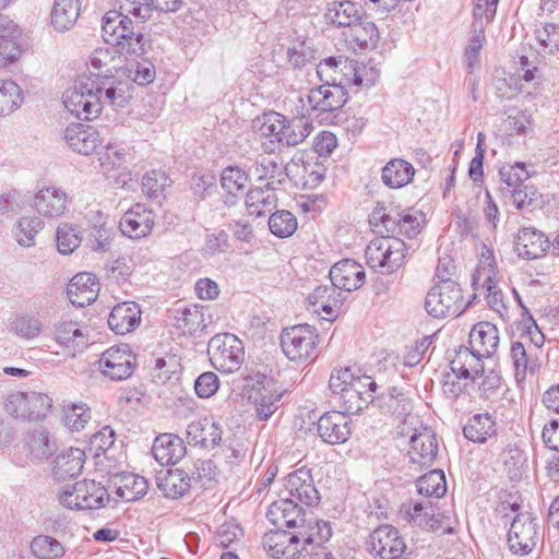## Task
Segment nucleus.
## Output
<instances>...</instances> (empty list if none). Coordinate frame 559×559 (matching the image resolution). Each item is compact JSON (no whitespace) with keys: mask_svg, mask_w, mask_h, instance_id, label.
Here are the masks:
<instances>
[{"mask_svg":"<svg viewBox=\"0 0 559 559\" xmlns=\"http://www.w3.org/2000/svg\"><path fill=\"white\" fill-rule=\"evenodd\" d=\"M105 43L109 46L95 49L90 59L92 70L80 74L73 87L63 94L64 107L79 119L92 120L98 117L104 105L123 108L132 98L131 83L112 73V70L118 72L112 62L117 53L136 57L143 53H131L118 44Z\"/></svg>","mask_w":559,"mask_h":559,"instance_id":"obj_1","label":"nucleus"},{"mask_svg":"<svg viewBox=\"0 0 559 559\" xmlns=\"http://www.w3.org/2000/svg\"><path fill=\"white\" fill-rule=\"evenodd\" d=\"M118 10L107 12L102 20L103 38L118 44L131 53H145L147 40L143 23L152 17L153 0H114Z\"/></svg>","mask_w":559,"mask_h":559,"instance_id":"obj_2","label":"nucleus"},{"mask_svg":"<svg viewBox=\"0 0 559 559\" xmlns=\"http://www.w3.org/2000/svg\"><path fill=\"white\" fill-rule=\"evenodd\" d=\"M527 166L524 162H515L504 164L498 170L500 181L498 197L504 204H510L519 211H532L543 205V195L538 188L525 183L534 174L527 169Z\"/></svg>","mask_w":559,"mask_h":559,"instance_id":"obj_3","label":"nucleus"},{"mask_svg":"<svg viewBox=\"0 0 559 559\" xmlns=\"http://www.w3.org/2000/svg\"><path fill=\"white\" fill-rule=\"evenodd\" d=\"M471 306L472 301H464L462 288L456 281L436 283L425 300L427 313L437 319L457 318Z\"/></svg>","mask_w":559,"mask_h":559,"instance_id":"obj_4","label":"nucleus"},{"mask_svg":"<svg viewBox=\"0 0 559 559\" xmlns=\"http://www.w3.org/2000/svg\"><path fill=\"white\" fill-rule=\"evenodd\" d=\"M60 503L72 510H98L109 502L107 489L91 479L66 486L59 493Z\"/></svg>","mask_w":559,"mask_h":559,"instance_id":"obj_5","label":"nucleus"},{"mask_svg":"<svg viewBox=\"0 0 559 559\" xmlns=\"http://www.w3.org/2000/svg\"><path fill=\"white\" fill-rule=\"evenodd\" d=\"M318 338L316 328L309 324H298L282 331L280 344L289 360L301 364L308 359H314Z\"/></svg>","mask_w":559,"mask_h":559,"instance_id":"obj_6","label":"nucleus"},{"mask_svg":"<svg viewBox=\"0 0 559 559\" xmlns=\"http://www.w3.org/2000/svg\"><path fill=\"white\" fill-rule=\"evenodd\" d=\"M207 352L213 367L221 372L231 373L237 371L243 362V345L231 333L214 335L209 342Z\"/></svg>","mask_w":559,"mask_h":559,"instance_id":"obj_7","label":"nucleus"},{"mask_svg":"<svg viewBox=\"0 0 559 559\" xmlns=\"http://www.w3.org/2000/svg\"><path fill=\"white\" fill-rule=\"evenodd\" d=\"M52 408V399L40 392H15L8 396L5 411L14 418L39 421L44 420Z\"/></svg>","mask_w":559,"mask_h":559,"instance_id":"obj_8","label":"nucleus"},{"mask_svg":"<svg viewBox=\"0 0 559 559\" xmlns=\"http://www.w3.org/2000/svg\"><path fill=\"white\" fill-rule=\"evenodd\" d=\"M406 549L400 531L390 524L379 525L366 540V550L374 559H402Z\"/></svg>","mask_w":559,"mask_h":559,"instance_id":"obj_9","label":"nucleus"},{"mask_svg":"<svg viewBox=\"0 0 559 559\" xmlns=\"http://www.w3.org/2000/svg\"><path fill=\"white\" fill-rule=\"evenodd\" d=\"M540 538L537 519L528 512L518 513L511 522L507 543L514 555H528Z\"/></svg>","mask_w":559,"mask_h":559,"instance_id":"obj_10","label":"nucleus"},{"mask_svg":"<svg viewBox=\"0 0 559 559\" xmlns=\"http://www.w3.org/2000/svg\"><path fill=\"white\" fill-rule=\"evenodd\" d=\"M323 84L309 90L308 103L312 111L318 114L335 112L340 110L348 99V93L335 79L322 81Z\"/></svg>","mask_w":559,"mask_h":559,"instance_id":"obj_11","label":"nucleus"},{"mask_svg":"<svg viewBox=\"0 0 559 559\" xmlns=\"http://www.w3.org/2000/svg\"><path fill=\"white\" fill-rule=\"evenodd\" d=\"M99 370L115 381H121L131 377L135 367V355L126 344L112 346L102 354L98 360Z\"/></svg>","mask_w":559,"mask_h":559,"instance_id":"obj_12","label":"nucleus"},{"mask_svg":"<svg viewBox=\"0 0 559 559\" xmlns=\"http://www.w3.org/2000/svg\"><path fill=\"white\" fill-rule=\"evenodd\" d=\"M317 435L330 445L344 444L353 433L352 419L345 412L330 411L319 417Z\"/></svg>","mask_w":559,"mask_h":559,"instance_id":"obj_13","label":"nucleus"},{"mask_svg":"<svg viewBox=\"0 0 559 559\" xmlns=\"http://www.w3.org/2000/svg\"><path fill=\"white\" fill-rule=\"evenodd\" d=\"M513 250L521 259H539L550 250V240L535 227H522L514 237Z\"/></svg>","mask_w":559,"mask_h":559,"instance_id":"obj_14","label":"nucleus"},{"mask_svg":"<svg viewBox=\"0 0 559 559\" xmlns=\"http://www.w3.org/2000/svg\"><path fill=\"white\" fill-rule=\"evenodd\" d=\"M307 535L301 532L288 533L282 527H277L264 535L263 546L267 554L275 559H297L300 551V538L305 539Z\"/></svg>","mask_w":559,"mask_h":559,"instance_id":"obj_15","label":"nucleus"},{"mask_svg":"<svg viewBox=\"0 0 559 559\" xmlns=\"http://www.w3.org/2000/svg\"><path fill=\"white\" fill-rule=\"evenodd\" d=\"M251 380L252 385H247L248 399L254 404L257 417L267 420L276 411L282 395L273 393L266 386L269 379L265 374L258 372Z\"/></svg>","mask_w":559,"mask_h":559,"instance_id":"obj_16","label":"nucleus"},{"mask_svg":"<svg viewBox=\"0 0 559 559\" xmlns=\"http://www.w3.org/2000/svg\"><path fill=\"white\" fill-rule=\"evenodd\" d=\"M10 0H0V10L7 8ZM20 29L8 15L0 13V68L15 61L22 53Z\"/></svg>","mask_w":559,"mask_h":559,"instance_id":"obj_17","label":"nucleus"},{"mask_svg":"<svg viewBox=\"0 0 559 559\" xmlns=\"http://www.w3.org/2000/svg\"><path fill=\"white\" fill-rule=\"evenodd\" d=\"M289 498L296 499L305 506H317L320 495L313 481L311 471L307 467L298 468L285 478L284 484Z\"/></svg>","mask_w":559,"mask_h":559,"instance_id":"obj_18","label":"nucleus"},{"mask_svg":"<svg viewBox=\"0 0 559 559\" xmlns=\"http://www.w3.org/2000/svg\"><path fill=\"white\" fill-rule=\"evenodd\" d=\"M174 326L183 335L202 337L209 333V325L212 323L211 316L207 320L204 314V307L189 305L176 310Z\"/></svg>","mask_w":559,"mask_h":559,"instance_id":"obj_19","label":"nucleus"},{"mask_svg":"<svg viewBox=\"0 0 559 559\" xmlns=\"http://www.w3.org/2000/svg\"><path fill=\"white\" fill-rule=\"evenodd\" d=\"M305 509L292 499L282 498L274 501L267 509L266 519L276 527H304Z\"/></svg>","mask_w":559,"mask_h":559,"instance_id":"obj_20","label":"nucleus"},{"mask_svg":"<svg viewBox=\"0 0 559 559\" xmlns=\"http://www.w3.org/2000/svg\"><path fill=\"white\" fill-rule=\"evenodd\" d=\"M329 276L331 284L344 292H354L360 288L366 281L362 265L353 259H343L336 262L331 267Z\"/></svg>","mask_w":559,"mask_h":559,"instance_id":"obj_21","label":"nucleus"},{"mask_svg":"<svg viewBox=\"0 0 559 559\" xmlns=\"http://www.w3.org/2000/svg\"><path fill=\"white\" fill-rule=\"evenodd\" d=\"M154 226V215L144 204L136 203L120 218L119 229L131 239L147 236Z\"/></svg>","mask_w":559,"mask_h":559,"instance_id":"obj_22","label":"nucleus"},{"mask_svg":"<svg viewBox=\"0 0 559 559\" xmlns=\"http://www.w3.org/2000/svg\"><path fill=\"white\" fill-rule=\"evenodd\" d=\"M409 460L421 467H429L433 464L438 453V441L432 429L424 427L420 431L411 437Z\"/></svg>","mask_w":559,"mask_h":559,"instance_id":"obj_23","label":"nucleus"},{"mask_svg":"<svg viewBox=\"0 0 559 559\" xmlns=\"http://www.w3.org/2000/svg\"><path fill=\"white\" fill-rule=\"evenodd\" d=\"M223 429L212 418L204 417L191 421L187 427V440L190 445L212 450L219 445Z\"/></svg>","mask_w":559,"mask_h":559,"instance_id":"obj_24","label":"nucleus"},{"mask_svg":"<svg viewBox=\"0 0 559 559\" xmlns=\"http://www.w3.org/2000/svg\"><path fill=\"white\" fill-rule=\"evenodd\" d=\"M469 344L477 360L492 356L499 344L497 326L486 321L476 323L469 333Z\"/></svg>","mask_w":559,"mask_h":559,"instance_id":"obj_25","label":"nucleus"},{"mask_svg":"<svg viewBox=\"0 0 559 559\" xmlns=\"http://www.w3.org/2000/svg\"><path fill=\"white\" fill-rule=\"evenodd\" d=\"M364 15V8L352 0H333L328 2L324 19L337 28H348Z\"/></svg>","mask_w":559,"mask_h":559,"instance_id":"obj_26","label":"nucleus"},{"mask_svg":"<svg viewBox=\"0 0 559 559\" xmlns=\"http://www.w3.org/2000/svg\"><path fill=\"white\" fill-rule=\"evenodd\" d=\"M67 144L82 155H90L100 145L98 131L88 124L73 123L64 131Z\"/></svg>","mask_w":559,"mask_h":559,"instance_id":"obj_27","label":"nucleus"},{"mask_svg":"<svg viewBox=\"0 0 559 559\" xmlns=\"http://www.w3.org/2000/svg\"><path fill=\"white\" fill-rule=\"evenodd\" d=\"M142 311L134 301H124L116 305L108 317V326L118 335H126L134 331L141 322Z\"/></svg>","mask_w":559,"mask_h":559,"instance_id":"obj_28","label":"nucleus"},{"mask_svg":"<svg viewBox=\"0 0 559 559\" xmlns=\"http://www.w3.org/2000/svg\"><path fill=\"white\" fill-rule=\"evenodd\" d=\"M99 289V283L91 273L74 275L67 286V296L72 305L85 307L95 301Z\"/></svg>","mask_w":559,"mask_h":559,"instance_id":"obj_29","label":"nucleus"},{"mask_svg":"<svg viewBox=\"0 0 559 559\" xmlns=\"http://www.w3.org/2000/svg\"><path fill=\"white\" fill-rule=\"evenodd\" d=\"M304 105L298 114L288 119L284 116L283 130L280 131L277 143L283 146H296L311 133L313 127L310 117L304 114Z\"/></svg>","mask_w":559,"mask_h":559,"instance_id":"obj_30","label":"nucleus"},{"mask_svg":"<svg viewBox=\"0 0 559 559\" xmlns=\"http://www.w3.org/2000/svg\"><path fill=\"white\" fill-rule=\"evenodd\" d=\"M183 440L174 433L157 436L152 445V454L160 465H175L186 454Z\"/></svg>","mask_w":559,"mask_h":559,"instance_id":"obj_31","label":"nucleus"},{"mask_svg":"<svg viewBox=\"0 0 559 559\" xmlns=\"http://www.w3.org/2000/svg\"><path fill=\"white\" fill-rule=\"evenodd\" d=\"M372 399L371 404L382 414L403 418L411 412V400L396 386H390L386 391L374 394Z\"/></svg>","mask_w":559,"mask_h":559,"instance_id":"obj_32","label":"nucleus"},{"mask_svg":"<svg viewBox=\"0 0 559 559\" xmlns=\"http://www.w3.org/2000/svg\"><path fill=\"white\" fill-rule=\"evenodd\" d=\"M67 193L53 187L44 188L34 197V207L45 217H59L67 210Z\"/></svg>","mask_w":559,"mask_h":559,"instance_id":"obj_33","label":"nucleus"},{"mask_svg":"<svg viewBox=\"0 0 559 559\" xmlns=\"http://www.w3.org/2000/svg\"><path fill=\"white\" fill-rule=\"evenodd\" d=\"M424 223V214L420 211L407 209L404 211L395 212L392 226L388 228V236L390 237H405L414 239L421 231Z\"/></svg>","mask_w":559,"mask_h":559,"instance_id":"obj_34","label":"nucleus"},{"mask_svg":"<svg viewBox=\"0 0 559 559\" xmlns=\"http://www.w3.org/2000/svg\"><path fill=\"white\" fill-rule=\"evenodd\" d=\"M86 452L79 448H70L60 452L52 467L53 477L57 480H66L79 476L83 469Z\"/></svg>","mask_w":559,"mask_h":559,"instance_id":"obj_35","label":"nucleus"},{"mask_svg":"<svg viewBox=\"0 0 559 559\" xmlns=\"http://www.w3.org/2000/svg\"><path fill=\"white\" fill-rule=\"evenodd\" d=\"M498 424L488 412L474 414L463 426L464 437L474 443L483 444L497 436Z\"/></svg>","mask_w":559,"mask_h":559,"instance_id":"obj_36","label":"nucleus"},{"mask_svg":"<svg viewBox=\"0 0 559 559\" xmlns=\"http://www.w3.org/2000/svg\"><path fill=\"white\" fill-rule=\"evenodd\" d=\"M346 40L353 49H373L379 41V31L367 16L361 15L345 33Z\"/></svg>","mask_w":559,"mask_h":559,"instance_id":"obj_37","label":"nucleus"},{"mask_svg":"<svg viewBox=\"0 0 559 559\" xmlns=\"http://www.w3.org/2000/svg\"><path fill=\"white\" fill-rule=\"evenodd\" d=\"M414 166L403 158H392L381 169V181L390 189H401L415 176Z\"/></svg>","mask_w":559,"mask_h":559,"instance_id":"obj_38","label":"nucleus"},{"mask_svg":"<svg viewBox=\"0 0 559 559\" xmlns=\"http://www.w3.org/2000/svg\"><path fill=\"white\" fill-rule=\"evenodd\" d=\"M248 181V174L238 166H228L222 171L221 186L225 191L223 202L226 206L236 204L238 194L245 190Z\"/></svg>","mask_w":559,"mask_h":559,"instance_id":"obj_39","label":"nucleus"},{"mask_svg":"<svg viewBox=\"0 0 559 559\" xmlns=\"http://www.w3.org/2000/svg\"><path fill=\"white\" fill-rule=\"evenodd\" d=\"M80 0H55L50 19L52 27L58 32L69 31L80 15Z\"/></svg>","mask_w":559,"mask_h":559,"instance_id":"obj_40","label":"nucleus"},{"mask_svg":"<svg viewBox=\"0 0 559 559\" xmlns=\"http://www.w3.org/2000/svg\"><path fill=\"white\" fill-rule=\"evenodd\" d=\"M319 540L316 542L312 534L305 537L297 559H335L333 554L328 550L323 543L331 537V527L328 522H323V527L318 524Z\"/></svg>","mask_w":559,"mask_h":559,"instance_id":"obj_41","label":"nucleus"},{"mask_svg":"<svg viewBox=\"0 0 559 559\" xmlns=\"http://www.w3.org/2000/svg\"><path fill=\"white\" fill-rule=\"evenodd\" d=\"M55 340L57 343L71 348L73 354L82 352L87 346V334H84L78 322L63 321L56 325Z\"/></svg>","mask_w":559,"mask_h":559,"instance_id":"obj_42","label":"nucleus"},{"mask_svg":"<svg viewBox=\"0 0 559 559\" xmlns=\"http://www.w3.org/2000/svg\"><path fill=\"white\" fill-rule=\"evenodd\" d=\"M275 187H255L250 189L246 195V206L251 215L262 216L275 205Z\"/></svg>","mask_w":559,"mask_h":559,"instance_id":"obj_43","label":"nucleus"},{"mask_svg":"<svg viewBox=\"0 0 559 559\" xmlns=\"http://www.w3.org/2000/svg\"><path fill=\"white\" fill-rule=\"evenodd\" d=\"M283 121L284 115L274 110L264 111L252 120L251 128L254 133L261 136L273 138V140H271L273 143L277 142L280 131L283 130Z\"/></svg>","mask_w":559,"mask_h":559,"instance_id":"obj_44","label":"nucleus"},{"mask_svg":"<svg viewBox=\"0 0 559 559\" xmlns=\"http://www.w3.org/2000/svg\"><path fill=\"white\" fill-rule=\"evenodd\" d=\"M337 68H341V71L348 70L353 72V83L357 86H361L364 84V79L360 75L359 64L356 60L343 58V57H328L324 60L320 61L317 66V75L320 81L329 80L325 78V69L336 71Z\"/></svg>","mask_w":559,"mask_h":559,"instance_id":"obj_45","label":"nucleus"},{"mask_svg":"<svg viewBox=\"0 0 559 559\" xmlns=\"http://www.w3.org/2000/svg\"><path fill=\"white\" fill-rule=\"evenodd\" d=\"M31 551L37 559H59L66 549L55 537L38 535L31 542Z\"/></svg>","mask_w":559,"mask_h":559,"instance_id":"obj_46","label":"nucleus"},{"mask_svg":"<svg viewBox=\"0 0 559 559\" xmlns=\"http://www.w3.org/2000/svg\"><path fill=\"white\" fill-rule=\"evenodd\" d=\"M257 173L259 174V180H267L265 186L269 187L283 185L287 178L282 163L269 156H262L257 162Z\"/></svg>","mask_w":559,"mask_h":559,"instance_id":"obj_47","label":"nucleus"},{"mask_svg":"<svg viewBox=\"0 0 559 559\" xmlns=\"http://www.w3.org/2000/svg\"><path fill=\"white\" fill-rule=\"evenodd\" d=\"M416 487L421 496L440 498L447 490L444 473L441 469L430 471L417 479Z\"/></svg>","mask_w":559,"mask_h":559,"instance_id":"obj_48","label":"nucleus"},{"mask_svg":"<svg viewBox=\"0 0 559 559\" xmlns=\"http://www.w3.org/2000/svg\"><path fill=\"white\" fill-rule=\"evenodd\" d=\"M148 484L146 478L140 475L130 474L123 476L122 485L116 490L119 498L124 501H136L147 492Z\"/></svg>","mask_w":559,"mask_h":559,"instance_id":"obj_49","label":"nucleus"},{"mask_svg":"<svg viewBox=\"0 0 559 559\" xmlns=\"http://www.w3.org/2000/svg\"><path fill=\"white\" fill-rule=\"evenodd\" d=\"M22 103V90L15 82L11 80L0 82V117L10 115Z\"/></svg>","mask_w":559,"mask_h":559,"instance_id":"obj_50","label":"nucleus"},{"mask_svg":"<svg viewBox=\"0 0 559 559\" xmlns=\"http://www.w3.org/2000/svg\"><path fill=\"white\" fill-rule=\"evenodd\" d=\"M44 228V222L37 216H23L15 225V238L23 247L34 246L35 236Z\"/></svg>","mask_w":559,"mask_h":559,"instance_id":"obj_51","label":"nucleus"},{"mask_svg":"<svg viewBox=\"0 0 559 559\" xmlns=\"http://www.w3.org/2000/svg\"><path fill=\"white\" fill-rule=\"evenodd\" d=\"M473 34L469 36L467 45L464 50V59L466 63V70L468 73H473L475 66L479 63L480 50L486 40L485 26H472Z\"/></svg>","mask_w":559,"mask_h":559,"instance_id":"obj_52","label":"nucleus"},{"mask_svg":"<svg viewBox=\"0 0 559 559\" xmlns=\"http://www.w3.org/2000/svg\"><path fill=\"white\" fill-rule=\"evenodd\" d=\"M270 231L278 238H287L297 229V218L286 210H280L269 217Z\"/></svg>","mask_w":559,"mask_h":559,"instance_id":"obj_53","label":"nucleus"},{"mask_svg":"<svg viewBox=\"0 0 559 559\" xmlns=\"http://www.w3.org/2000/svg\"><path fill=\"white\" fill-rule=\"evenodd\" d=\"M171 180L164 170H151L142 178V191L150 199H158L164 195V191L169 187Z\"/></svg>","mask_w":559,"mask_h":559,"instance_id":"obj_54","label":"nucleus"},{"mask_svg":"<svg viewBox=\"0 0 559 559\" xmlns=\"http://www.w3.org/2000/svg\"><path fill=\"white\" fill-rule=\"evenodd\" d=\"M216 176L212 171H195L190 179V190L197 200H205L216 192Z\"/></svg>","mask_w":559,"mask_h":559,"instance_id":"obj_55","label":"nucleus"},{"mask_svg":"<svg viewBox=\"0 0 559 559\" xmlns=\"http://www.w3.org/2000/svg\"><path fill=\"white\" fill-rule=\"evenodd\" d=\"M116 433L109 426L103 427L97 432L93 433L88 440V444L84 450L86 454L93 457H99L106 454L115 443Z\"/></svg>","mask_w":559,"mask_h":559,"instance_id":"obj_56","label":"nucleus"},{"mask_svg":"<svg viewBox=\"0 0 559 559\" xmlns=\"http://www.w3.org/2000/svg\"><path fill=\"white\" fill-rule=\"evenodd\" d=\"M56 241L61 254H70L80 246L82 237L75 226L62 223L57 228Z\"/></svg>","mask_w":559,"mask_h":559,"instance_id":"obj_57","label":"nucleus"},{"mask_svg":"<svg viewBox=\"0 0 559 559\" xmlns=\"http://www.w3.org/2000/svg\"><path fill=\"white\" fill-rule=\"evenodd\" d=\"M190 487V476L181 469L169 471L163 484L165 495L173 499L182 497Z\"/></svg>","mask_w":559,"mask_h":559,"instance_id":"obj_58","label":"nucleus"},{"mask_svg":"<svg viewBox=\"0 0 559 559\" xmlns=\"http://www.w3.org/2000/svg\"><path fill=\"white\" fill-rule=\"evenodd\" d=\"M128 78L141 86L152 83L156 76L155 66L148 59L142 58L127 66Z\"/></svg>","mask_w":559,"mask_h":559,"instance_id":"obj_59","label":"nucleus"},{"mask_svg":"<svg viewBox=\"0 0 559 559\" xmlns=\"http://www.w3.org/2000/svg\"><path fill=\"white\" fill-rule=\"evenodd\" d=\"M11 331L25 340H33L41 331V322L29 314H19L11 322Z\"/></svg>","mask_w":559,"mask_h":559,"instance_id":"obj_60","label":"nucleus"},{"mask_svg":"<svg viewBox=\"0 0 559 559\" xmlns=\"http://www.w3.org/2000/svg\"><path fill=\"white\" fill-rule=\"evenodd\" d=\"M316 50L307 40L296 41L287 50L288 62L295 68L300 69L316 59Z\"/></svg>","mask_w":559,"mask_h":559,"instance_id":"obj_61","label":"nucleus"},{"mask_svg":"<svg viewBox=\"0 0 559 559\" xmlns=\"http://www.w3.org/2000/svg\"><path fill=\"white\" fill-rule=\"evenodd\" d=\"M373 395H367L364 397L362 395L356 393L355 391L345 390L344 393L341 394V401H342V411L345 412V415H354L359 414L365 408L371 404L373 401Z\"/></svg>","mask_w":559,"mask_h":559,"instance_id":"obj_62","label":"nucleus"},{"mask_svg":"<svg viewBox=\"0 0 559 559\" xmlns=\"http://www.w3.org/2000/svg\"><path fill=\"white\" fill-rule=\"evenodd\" d=\"M112 234V229L105 224L94 225L87 239V247L94 252L108 251Z\"/></svg>","mask_w":559,"mask_h":559,"instance_id":"obj_63","label":"nucleus"},{"mask_svg":"<svg viewBox=\"0 0 559 559\" xmlns=\"http://www.w3.org/2000/svg\"><path fill=\"white\" fill-rule=\"evenodd\" d=\"M91 419V413L88 408L82 405H72L64 409L63 423L72 431L82 430Z\"/></svg>","mask_w":559,"mask_h":559,"instance_id":"obj_64","label":"nucleus"}]
</instances>
